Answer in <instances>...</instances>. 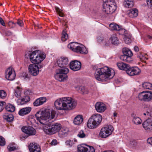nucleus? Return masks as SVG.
<instances>
[{
	"instance_id": "obj_1",
	"label": "nucleus",
	"mask_w": 152,
	"mask_h": 152,
	"mask_svg": "<svg viewBox=\"0 0 152 152\" xmlns=\"http://www.w3.org/2000/svg\"><path fill=\"white\" fill-rule=\"evenodd\" d=\"M77 105L76 101L70 97H64L57 99L54 105L58 110H70L74 108Z\"/></svg>"
},
{
	"instance_id": "obj_2",
	"label": "nucleus",
	"mask_w": 152,
	"mask_h": 152,
	"mask_svg": "<svg viewBox=\"0 0 152 152\" xmlns=\"http://www.w3.org/2000/svg\"><path fill=\"white\" fill-rule=\"evenodd\" d=\"M50 110L48 109H41L36 113L35 116L37 120L42 124H45L46 121H49L54 118L56 115V112L54 110L51 111L50 113Z\"/></svg>"
},
{
	"instance_id": "obj_3",
	"label": "nucleus",
	"mask_w": 152,
	"mask_h": 152,
	"mask_svg": "<svg viewBox=\"0 0 152 152\" xmlns=\"http://www.w3.org/2000/svg\"><path fill=\"white\" fill-rule=\"evenodd\" d=\"M111 75V70L107 66L97 69L94 74L95 78L97 80L101 81L108 79Z\"/></svg>"
},
{
	"instance_id": "obj_4",
	"label": "nucleus",
	"mask_w": 152,
	"mask_h": 152,
	"mask_svg": "<svg viewBox=\"0 0 152 152\" xmlns=\"http://www.w3.org/2000/svg\"><path fill=\"white\" fill-rule=\"evenodd\" d=\"M102 116L99 114H95L89 118L87 124L88 128L94 129L97 128L101 124L102 121Z\"/></svg>"
},
{
	"instance_id": "obj_5",
	"label": "nucleus",
	"mask_w": 152,
	"mask_h": 152,
	"mask_svg": "<svg viewBox=\"0 0 152 152\" xmlns=\"http://www.w3.org/2000/svg\"><path fill=\"white\" fill-rule=\"evenodd\" d=\"M44 124L45 125L43 127V131L47 134H52L58 132L61 128V124L58 123L53 124L45 123Z\"/></svg>"
},
{
	"instance_id": "obj_6",
	"label": "nucleus",
	"mask_w": 152,
	"mask_h": 152,
	"mask_svg": "<svg viewBox=\"0 0 152 152\" xmlns=\"http://www.w3.org/2000/svg\"><path fill=\"white\" fill-rule=\"evenodd\" d=\"M69 70L68 68H60L56 70V74L54 75L55 78L59 81H64L68 78L67 74Z\"/></svg>"
},
{
	"instance_id": "obj_7",
	"label": "nucleus",
	"mask_w": 152,
	"mask_h": 152,
	"mask_svg": "<svg viewBox=\"0 0 152 152\" xmlns=\"http://www.w3.org/2000/svg\"><path fill=\"white\" fill-rule=\"evenodd\" d=\"M103 11L107 14L113 13L116 9L115 2L104 1L103 4Z\"/></svg>"
},
{
	"instance_id": "obj_8",
	"label": "nucleus",
	"mask_w": 152,
	"mask_h": 152,
	"mask_svg": "<svg viewBox=\"0 0 152 152\" xmlns=\"http://www.w3.org/2000/svg\"><path fill=\"white\" fill-rule=\"evenodd\" d=\"M123 55L120 56V58L122 60L127 62H130L132 61L131 57L133 55L132 51L129 49L124 48L123 49Z\"/></svg>"
},
{
	"instance_id": "obj_9",
	"label": "nucleus",
	"mask_w": 152,
	"mask_h": 152,
	"mask_svg": "<svg viewBox=\"0 0 152 152\" xmlns=\"http://www.w3.org/2000/svg\"><path fill=\"white\" fill-rule=\"evenodd\" d=\"M113 130V128L111 125H107L102 128L99 133V136L103 138H105L112 133Z\"/></svg>"
},
{
	"instance_id": "obj_10",
	"label": "nucleus",
	"mask_w": 152,
	"mask_h": 152,
	"mask_svg": "<svg viewBox=\"0 0 152 152\" xmlns=\"http://www.w3.org/2000/svg\"><path fill=\"white\" fill-rule=\"evenodd\" d=\"M34 55L33 54L31 56V61L33 63L39 64L43 61L45 58V54L44 53L37 54L36 57L35 59H34Z\"/></svg>"
},
{
	"instance_id": "obj_11",
	"label": "nucleus",
	"mask_w": 152,
	"mask_h": 152,
	"mask_svg": "<svg viewBox=\"0 0 152 152\" xmlns=\"http://www.w3.org/2000/svg\"><path fill=\"white\" fill-rule=\"evenodd\" d=\"M6 78L10 80H14L16 76L15 71L12 67H10L7 69L5 72Z\"/></svg>"
},
{
	"instance_id": "obj_12",
	"label": "nucleus",
	"mask_w": 152,
	"mask_h": 152,
	"mask_svg": "<svg viewBox=\"0 0 152 152\" xmlns=\"http://www.w3.org/2000/svg\"><path fill=\"white\" fill-rule=\"evenodd\" d=\"M77 150L78 152H95L94 148L93 147L86 145L85 144L78 145Z\"/></svg>"
},
{
	"instance_id": "obj_13",
	"label": "nucleus",
	"mask_w": 152,
	"mask_h": 152,
	"mask_svg": "<svg viewBox=\"0 0 152 152\" xmlns=\"http://www.w3.org/2000/svg\"><path fill=\"white\" fill-rule=\"evenodd\" d=\"M21 129L23 132L28 134V136L34 135L36 133L35 129L31 126H28L23 127Z\"/></svg>"
},
{
	"instance_id": "obj_14",
	"label": "nucleus",
	"mask_w": 152,
	"mask_h": 152,
	"mask_svg": "<svg viewBox=\"0 0 152 152\" xmlns=\"http://www.w3.org/2000/svg\"><path fill=\"white\" fill-rule=\"evenodd\" d=\"M81 67V64L79 61L74 60L70 62L69 67L70 69L74 71L79 70Z\"/></svg>"
},
{
	"instance_id": "obj_15",
	"label": "nucleus",
	"mask_w": 152,
	"mask_h": 152,
	"mask_svg": "<svg viewBox=\"0 0 152 152\" xmlns=\"http://www.w3.org/2000/svg\"><path fill=\"white\" fill-rule=\"evenodd\" d=\"M57 62L60 68H67L66 66L68 65V61L67 57H61L57 60Z\"/></svg>"
},
{
	"instance_id": "obj_16",
	"label": "nucleus",
	"mask_w": 152,
	"mask_h": 152,
	"mask_svg": "<svg viewBox=\"0 0 152 152\" xmlns=\"http://www.w3.org/2000/svg\"><path fill=\"white\" fill-rule=\"evenodd\" d=\"M142 125L145 130L148 132L152 131V118H149L146 120Z\"/></svg>"
},
{
	"instance_id": "obj_17",
	"label": "nucleus",
	"mask_w": 152,
	"mask_h": 152,
	"mask_svg": "<svg viewBox=\"0 0 152 152\" xmlns=\"http://www.w3.org/2000/svg\"><path fill=\"white\" fill-rule=\"evenodd\" d=\"M109 26L110 30L119 31L120 34L121 35L125 34V29L121 28L120 26L114 23H112L109 25Z\"/></svg>"
},
{
	"instance_id": "obj_18",
	"label": "nucleus",
	"mask_w": 152,
	"mask_h": 152,
	"mask_svg": "<svg viewBox=\"0 0 152 152\" xmlns=\"http://www.w3.org/2000/svg\"><path fill=\"white\" fill-rule=\"evenodd\" d=\"M140 70L137 67H131L129 66L127 73L130 76L137 75L140 73Z\"/></svg>"
},
{
	"instance_id": "obj_19",
	"label": "nucleus",
	"mask_w": 152,
	"mask_h": 152,
	"mask_svg": "<svg viewBox=\"0 0 152 152\" xmlns=\"http://www.w3.org/2000/svg\"><path fill=\"white\" fill-rule=\"evenodd\" d=\"M28 71L32 75H37L39 73V70H38L36 64H31L28 67Z\"/></svg>"
},
{
	"instance_id": "obj_20",
	"label": "nucleus",
	"mask_w": 152,
	"mask_h": 152,
	"mask_svg": "<svg viewBox=\"0 0 152 152\" xmlns=\"http://www.w3.org/2000/svg\"><path fill=\"white\" fill-rule=\"evenodd\" d=\"M95 107L96 111L99 113L104 112L106 109L105 105L100 102H97L96 103Z\"/></svg>"
},
{
	"instance_id": "obj_21",
	"label": "nucleus",
	"mask_w": 152,
	"mask_h": 152,
	"mask_svg": "<svg viewBox=\"0 0 152 152\" xmlns=\"http://www.w3.org/2000/svg\"><path fill=\"white\" fill-rule=\"evenodd\" d=\"M74 52L82 54H86L88 53L86 48L82 45H78Z\"/></svg>"
},
{
	"instance_id": "obj_22",
	"label": "nucleus",
	"mask_w": 152,
	"mask_h": 152,
	"mask_svg": "<svg viewBox=\"0 0 152 152\" xmlns=\"http://www.w3.org/2000/svg\"><path fill=\"white\" fill-rule=\"evenodd\" d=\"M46 99L45 97H42L36 99L33 103L34 106L37 107L43 104L46 102Z\"/></svg>"
},
{
	"instance_id": "obj_23",
	"label": "nucleus",
	"mask_w": 152,
	"mask_h": 152,
	"mask_svg": "<svg viewBox=\"0 0 152 152\" xmlns=\"http://www.w3.org/2000/svg\"><path fill=\"white\" fill-rule=\"evenodd\" d=\"M31 110V107H26L20 110L18 112V114L20 115L23 116L28 114Z\"/></svg>"
},
{
	"instance_id": "obj_24",
	"label": "nucleus",
	"mask_w": 152,
	"mask_h": 152,
	"mask_svg": "<svg viewBox=\"0 0 152 152\" xmlns=\"http://www.w3.org/2000/svg\"><path fill=\"white\" fill-rule=\"evenodd\" d=\"M30 100V98L28 96H26L22 98H19L17 100L18 105H22L26 104Z\"/></svg>"
},
{
	"instance_id": "obj_25",
	"label": "nucleus",
	"mask_w": 152,
	"mask_h": 152,
	"mask_svg": "<svg viewBox=\"0 0 152 152\" xmlns=\"http://www.w3.org/2000/svg\"><path fill=\"white\" fill-rule=\"evenodd\" d=\"M117 65L120 69L125 70L126 71V73H127V71L128 70L129 66L128 64L122 62H119L117 63Z\"/></svg>"
},
{
	"instance_id": "obj_26",
	"label": "nucleus",
	"mask_w": 152,
	"mask_h": 152,
	"mask_svg": "<svg viewBox=\"0 0 152 152\" xmlns=\"http://www.w3.org/2000/svg\"><path fill=\"white\" fill-rule=\"evenodd\" d=\"M76 89L82 94H87L89 92L88 89L84 86H78L76 87Z\"/></svg>"
},
{
	"instance_id": "obj_27",
	"label": "nucleus",
	"mask_w": 152,
	"mask_h": 152,
	"mask_svg": "<svg viewBox=\"0 0 152 152\" xmlns=\"http://www.w3.org/2000/svg\"><path fill=\"white\" fill-rule=\"evenodd\" d=\"M138 14V11L137 9L135 8L131 9L129 10L128 15L131 18H134L137 16Z\"/></svg>"
},
{
	"instance_id": "obj_28",
	"label": "nucleus",
	"mask_w": 152,
	"mask_h": 152,
	"mask_svg": "<svg viewBox=\"0 0 152 152\" xmlns=\"http://www.w3.org/2000/svg\"><path fill=\"white\" fill-rule=\"evenodd\" d=\"M38 51L37 50H35L32 52L30 51H27L26 52L25 56V57L27 58H29L30 60L31 61V56H32L33 54L34 55V58H33L35 59V58L34 57L36 56L37 55V53H38Z\"/></svg>"
},
{
	"instance_id": "obj_29",
	"label": "nucleus",
	"mask_w": 152,
	"mask_h": 152,
	"mask_svg": "<svg viewBox=\"0 0 152 152\" xmlns=\"http://www.w3.org/2000/svg\"><path fill=\"white\" fill-rule=\"evenodd\" d=\"M83 121V116L81 115H78L77 116L74 118V123L76 125H80L82 123Z\"/></svg>"
},
{
	"instance_id": "obj_30",
	"label": "nucleus",
	"mask_w": 152,
	"mask_h": 152,
	"mask_svg": "<svg viewBox=\"0 0 152 152\" xmlns=\"http://www.w3.org/2000/svg\"><path fill=\"white\" fill-rule=\"evenodd\" d=\"M68 131V129L66 127H63L61 128L59 131L58 134L61 137H63L64 136L66 135Z\"/></svg>"
},
{
	"instance_id": "obj_31",
	"label": "nucleus",
	"mask_w": 152,
	"mask_h": 152,
	"mask_svg": "<svg viewBox=\"0 0 152 152\" xmlns=\"http://www.w3.org/2000/svg\"><path fill=\"white\" fill-rule=\"evenodd\" d=\"M3 118L8 122H11L13 121L14 117L11 114L5 113L3 115Z\"/></svg>"
},
{
	"instance_id": "obj_32",
	"label": "nucleus",
	"mask_w": 152,
	"mask_h": 152,
	"mask_svg": "<svg viewBox=\"0 0 152 152\" xmlns=\"http://www.w3.org/2000/svg\"><path fill=\"white\" fill-rule=\"evenodd\" d=\"M111 43L114 45H117L119 43V40L115 34L112 35L110 38Z\"/></svg>"
},
{
	"instance_id": "obj_33",
	"label": "nucleus",
	"mask_w": 152,
	"mask_h": 152,
	"mask_svg": "<svg viewBox=\"0 0 152 152\" xmlns=\"http://www.w3.org/2000/svg\"><path fill=\"white\" fill-rule=\"evenodd\" d=\"M145 102H148L152 100V92L145 91Z\"/></svg>"
},
{
	"instance_id": "obj_34",
	"label": "nucleus",
	"mask_w": 152,
	"mask_h": 152,
	"mask_svg": "<svg viewBox=\"0 0 152 152\" xmlns=\"http://www.w3.org/2000/svg\"><path fill=\"white\" fill-rule=\"evenodd\" d=\"M78 44L76 42H71L68 45V48L74 52L78 46Z\"/></svg>"
},
{
	"instance_id": "obj_35",
	"label": "nucleus",
	"mask_w": 152,
	"mask_h": 152,
	"mask_svg": "<svg viewBox=\"0 0 152 152\" xmlns=\"http://www.w3.org/2000/svg\"><path fill=\"white\" fill-rule=\"evenodd\" d=\"M21 89L20 87L18 86L15 90V96L18 98H20L21 97Z\"/></svg>"
},
{
	"instance_id": "obj_36",
	"label": "nucleus",
	"mask_w": 152,
	"mask_h": 152,
	"mask_svg": "<svg viewBox=\"0 0 152 152\" xmlns=\"http://www.w3.org/2000/svg\"><path fill=\"white\" fill-rule=\"evenodd\" d=\"M124 4L125 7L129 8L132 7L134 3L132 0H125Z\"/></svg>"
},
{
	"instance_id": "obj_37",
	"label": "nucleus",
	"mask_w": 152,
	"mask_h": 152,
	"mask_svg": "<svg viewBox=\"0 0 152 152\" xmlns=\"http://www.w3.org/2000/svg\"><path fill=\"white\" fill-rule=\"evenodd\" d=\"M6 110L10 112H13L15 110V107L12 105L9 104H7L5 107Z\"/></svg>"
},
{
	"instance_id": "obj_38",
	"label": "nucleus",
	"mask_w": 152,
	"mask_h": 152,
	"mask_svg": "<svg viewBox=\"0 0 152 152\" xmlns=\"http://www.w3.org/2000/svg\"><path fill=\"white\" fill-rule=\"evenodd\" d=\"M142 87L145 89H152V84L149 82H145L142 85Z\"/></svg>"
},
{
	"instance_id": "obj_39",
	"label": "nucleus",
	"mask_w": 152,
	"mask_h": 152,
	"mask_svg": "<svg viewBox=\"0 0 152 152\" xmlns=\"http://www.w3.org/2000/svg\"><path fill=\"white\" fill-rule=\"evenodd\" d=\"M145 93V91H143L139 94L138 97L140 100L145 102L146 96Z\"/></svg>"
},
{
	"instance_id": "obj_40",
	"label": "nucleus",
	"mask_w": 152,
	"mask_h": 152,
	"mask_svg": "<svg viewBox=\"0 0 152 152\" xmlns=\"http://www.w3.org/2000/svg\"><path fill=\"white\" fill-rule=\"evenodd\" d=\"M68 38V35L66 33V29H64L62 33L61 40L64 42Z\"/></svg>"
},
{
	"instance_id": "obj_41",
	"label": "nucleus",
	"mask_w": 152,
	"mask_h": 152,
	"mask_svg": "<svg viewBox=\"0 0 152 152\" xmlns=\"http://www.w3.org/2000/svg\"><path fill=\"white\" fill-rule=\"evenodd\" d=\"M39 147V145H38L37 143H32L30 144L28 148L30 152H31L34 150V149L35 150Z\"/></svg>"
},
{
	"instance_id": "obj_42",
	"label": "nucleus",
	"mask_w": 152,
	"mask_h": 152,
	"mask_svg": "<svg viewBox=\"0 0 152 152\" xmlns=\"http://www.w3.org/2000/svg\"><path fill=\"white\" fill-rule=\"evenodd\" d=\"M132 37L130 35H125L124 39L125 42L127 44H129L131 42Z\"/></svg>"
},
{
	"instance_id": "obj_43",
	"label": "nucleus",
	"mask_w": 152,
	"mask_h": 152,
	"mask_svg": "<svg viewBox=\"0 0 152 152\" xmlns=\"http://www.w3.org/2000/svg\"><path fill=\"white\" fill-rule=\"evenodd\" d=\"M132 121L134 124L136 125H139L141 124L142 121L139 117H136L133 118Z\"/></svg>"
},
{
	"instance_id": "obj_44",
	"label": "nucleus",
	"mask_w": 152,
	"mask_h": 152,
	"mask_svg": "<svg viewBox=\"0 0 152 152\" xmlns=\"http://www.w3.org/2000/svg\"><path fill=\"white\" fill-rule=\"evenodd\" d=\"M77 136L80 138H83L86 137V134L82 130L79 131Z\"/></svg>"
},
{
	"instance_id": "obj_45",
	"label": "nucleus",
	"mask_w": 152,
	"mask_h": 152,
	"mask_svg": "<svg viewBox=\"0 0 152 152\" xmlns=\"http://www.w3.org/2000/svg\"><path fill=\"white\" fill-rule=\"evenodd\" d=\"M76 142V140H69L66 141V145H69L70 146H73L75 144V142Z\"/></svg>"
},
{
	"instance_id": "obj_46",
	"label": "nucleus",
	"mask_w": 152,
	"mask_h": 152,
	"mask_svg": "<svg viewBox=\"0 0 152 152\" xmlns=\"http://www.w3.org/2000/svg\"><path fill=\"white\" fill-rule=\"evenodd\" d=\"M102 43V45L104 47L109 46L111 44L110 41L108 39H105L104 42Z\"/></svg>"
},
{
	"instance_id": "obj_47",
	"label": "nucleus",
	"mask_w": 152,
	"mask_h": 152,
	"mask_svg": "<svg viewBox=\"0 0 152 152\" xmlns=\"http://www.w3.org/2000/svg\"><path fill=\"white\" fill-rule=\"evenodd\" d=\"M7 96L6 92L3 90H0V98L4 99Z\"/></svg>"
},
{
	"instance_id": "obj_48",
	"label": "nucleus",
	"mask_w": 152,
	"mask_h": 152,
	"mask_svg": "<svg viewBox=\"0 0 152 152\" xmlns=\"http://www.w3.org/2000/svg\"><path fill=\"white\" fill-rule=\"evenodd\" d=\"M97 39L98 42L102 45V42H104L105 39L102 36H99L97 37Z\"/></svg>"
},
{
	"instance_id": "obj_49",
	"label": "nucleus",
	"mask_w": 152,
	"mask_h": 152,
	"mask_svg": "<svg viewBox=\"0 0 152 152\" xmlns=\"http://www.w3.org/2000/svg\"><path fill=\"white\" fill-rule=\"evenodd\" d=\"M128 144L129 146L134 147L136 145V143L134 140H132L128 142Z\"/></svg>"
},
{
	"instance_id": "obj_50",
	"label": "nucleus",
	"mask_w": 152,
	"mask_h": 152,
	"mask_svg": "<svg viewBox=\"0 0 152 152\" xmlns=\"http://www.w3.org/2000/svg\"><path fill=\"white\" fill-rule=\"evenodd\" d=\"M5 144V141L4 139L2 136H0V145L4 146Z\"/></svg>"
},
{
	"instance_id": "obj_51",
	"label": "nucleus",
	"mask_w": 152,
	"mask_h": 152,
	"mask_svg": "<svg viewBox=\"0 0 152 152\" xmlns=\"http://www.w3.org/2000/svg\"><path fill=\"white\" fill-rule=\"evenodd\" d=\"M147 115L152 118V107H149L147 111Z\"/></svg>"
},
{
	"instance_id": "obj_52",
	"label": "nucleus",
	"mask_w": 152,
	"mask_h": 152,
	"mask_svg": "<svg viewBox=\"0 0 152 152\" xmlns=\"http://www.w3.org/2000/svg\"><path fill=\"white\" fill-rule=\"evenodd\" d=\"M55 9L56 12L58 14L59 16L61 17H63L64 16L63 14L61 12L60 10L58 7H56Z\"/></svg>"
},
{
	"instance_id": "obj_53",
	"label": "nucleus",
	"mask_w": 152,
	"mask_h": 152,
	"mask_svg": "<svg viewBox=\"0 0 152 152\" xmlns=\"http://www.w3.org/2000/svg\"><path fill=\"white\" fill-rule=\"evenodd\" d=\"M5 105L6 103L5 102L0 101V112L3 110L4 108L3 106H5Z\"/></svg>"
},
{
	"instance_id": "obj_54",
	"label": "nucleus",
	"mask_w": 152,
	"mask_h": 152,
	"mask_svg": "<svg viewBox=\"0 0 152 152\" xmlns=\"http://www.w3.org/2000/svg\"><path fill=\"white\" fill-rule=\"evenodd\" d=\"M23 77L26 80H29L30 79V77L28 74L25 73L23 74Z\"/></svg>"
},
{
	"instance_id": "obj_55",
	"label": "nucleus",
	"mask_w": 152,
	"mask_h": 152,
	"mask_svg": "<svg viewBox=\"0 0 152 152\" xmlns=\"http://www.w3.org/2000/svg\"><path fill=\"white\" fill-rule=\"evenodd\" d=\"M16 23L20 26H22L23 25V21L22 20L20 19H18Z\"/></svg>"
},
{
	"instance_id": "obj_56",
	"label": "nucleus",
	"mask_w": 152,
	"mask_h": 152,
	"mask_svg": "<svg viewBox=\"0 0 152 152\" xmlns=\"http://www.w3.org/2000/svg\"><path fill=\"white\" fill-rule=\"evenodd\" d=\"M141 57L140 58V60L144 62L145 60H147L148 59V58L145 56L142 55V56H141Z\"/></svg>"
},
{
	"instance_id": "obj_57",
	"label": "nucleus",
	"mask_w": 152,
	"mask_h": 152,
	"mask_svg": "<svg viewBox=\"0 0 152 152\" xmlns=\"http://www.w3.org/2000/svg\"><path fill=\"white\" fill-rule=\"evenodd\" d=\"M31 152H41V149L40 147L38 148H37L36 149H34V150L31 151Z\"/></svg>"
},
{
	"instance_id": "obj_58",
	"label": "nucleus",
	"mask_w": 152,
	"mask_h": 152,
	"mask_svg": "<svg viewBox=\"0 0 152 152\" xmlns=\"http://www.w3.org/2000/svg\"><path fill=\"white\" fill-rule=\"evenodd\" d=\"M147 143L152 145V137L148 138L147 140Z\"/></svg>"
},
{
	"instance_id": "obj_59",
	"label": "nucleus",
	"mask_w": 152,
	"mask_h": 152,
	"mask_svg": "<svg viewBox=\"0 0 152 152\" xmlns=\"http://www.w3.org/2000/svg\"><path fill=\"white\" fill-rule=\"evenodd\" d=\"M5 34L8 36H10L12 34V33L10 31H6L5 32Z\"/></svg>"
},
{
	"instance_id": "obj_60",
	"label": "nucleus",
	"mask_w": 152,
	"mask_h": 152,
	"mask_svg": "<svg viewBox=\"0 0 152 152\" xmlns=\"http://www.w3.org/2000/svg\"><path fill=\"white\" fill-rule=\"evenodd\" d=\"M57 144V140H53L50 143V144L52 145H56Z\"/></svg>"
},
{
	"instance_id": "obj_61",
	"label": "nucleus",
	"mask_w": 152,
	"mask_h": 152,
	"mask_svg": "<svg viewBox=\"0 0 152 152\" xmlns=\"http://www.w3.org/2000/svg\"><path fill=\"white\" fill-rule=\"evenodd\" d=\"M0 23L1 25H2L3 26H5V24L4 20L1 17H0Z\"/></svg>"
},
{
	"instance_id": "obj_62",
	"label": "nucleus",
	"mask_w": 152,
	"mask_h": 152,
	"mask_svg": "<svg viewBox=\"0 0 152 152\" xmlns=\"http://www.w3.org/2000/svg\"><path fill=\"white\" fill-rule=\"evenodd\" d=\"M147 4L152 7V0H147Z\"/></svg>"
},
{
	"instance_id": "obj_63",
	"label": "nucleus",
	"mask_w": 152,
	"mask_h": 152,
	"mask_svg": "<svg viewBox=\"0 0 152 152\" xmlns=\"http://www.w3.org/2000/svg\"><path fill=\"white\" fill-rule=\"evenodd\" d=\"M16 25V24L15 23L12 21H10L8 23V25L9 26H10L11 25H14V26H15Z\"/></svg>"
},
{
	"instance_id": "obj_64",
	"label": "nucleus",
	"mask_w": 152,
	"mask_h": 152,
	"mask_svg": "<svg viewBox=\"0 0 152 152\" xmlns=\"http://www.w3.org/2000/svg\"><path fill=\"white\" fill-rule=\"evenodd\" d=\"M16 148L14 147H10L8 148V150L10 151H12L15 150Z\"/></svg>"
}]
</instances>
